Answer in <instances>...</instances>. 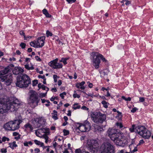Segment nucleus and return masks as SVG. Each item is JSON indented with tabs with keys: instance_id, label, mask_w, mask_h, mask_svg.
Returning a JSON list of instances; mask_svg holds the SVG:
<instances>
[{
	"instance_id": "cd10ccee",
	"label": "nucleus",
	"mask_w": 153,
	"mask_h": 153,
	"mask_svg": "<svg viewBox=\"0 0 153 153\" xmlns=\"http://www.w3.org/2000/svg\"><path fill=\"white\" fill-rule=\"evenodd\" d=\"M73 97L74 98H76L77 97L78 98H79L80 97V96L77 94L76 91H74V94L73 95Z\"/></svg>"
},
{
	"instance_id": "49530a36",
	"label": "nucleus",
	"mask_w": 153,
	"mask_h": 153,
	"mask_svg": "<svg viewBox=\"0 0 153 153\" xmlns=\"http://www.w3.org/2000/svg\"><path fill=\"white\" fill-rule=\"evenodd\" d=\"M145 101V98L143 97H140L139 98V102H143Z\"/></svg>"
},
{
	"instance_id": "de8ad7c7",
	"label": "nucleus",
	"mask_w": 153,
	"mask_h": 153,
	"mask_svg": "<svg viewBox=\"0 0 153 153\" xmlns=\"http://www.w3.org/2000/svg\"><path fill=\"white\" fill-rule=\"evenodd\" d=\"M35 58L37 61L40 62L42 60L38 56H35Z\"/></svg>"
},
{
	"instance_id": "9b49d317",
	"label": "nucleus",
	"mask_w": 153,
	"mask_h": 153,
	"mask_svg": "<svg viewBox=\"0 0 153 153\" xmlns=\"http://www.w3.org/2000/svg\"><path fill=\"white\" fill-rule=\"evenodd\" d=\"M32 121V123L37 128L43 127L45 126L46 121L43 117L34 118Z\"/></svg>"
},
{
	"instance_id": "a18cd8bd",
	"label": "nucleus",
	"mask_w": 153,
	"mask_h": 153,
	"mask_svg": "<svg viewBox=\"0 0 153 153\" xmlns=\"http://www.w3.org/2000/svg\"><path fill=\"white\" fill-rule=\"evenodd\" d=\"M47 91L45 93H41L40 94V95L41 97H45L46 95Z\"/></svg>"
},
{
	"instance_id": "58836bf2",
	"label": "nucleus",
	"mask_w": 153,
	"mask_h": 153,
	"mask_svg": "<svg viewBox=\"0 0 153 153\" xmlns=\"http://www.w3.org/2000/svg\"><path fill=\"white\" fill-rule=\"evenodd\" d=\"M75 153H84L82 150H81L80 149H77L75 150Z\"/></svg>"
},
{
	"instance_id": "f257e3e1",
	"label": "nucleus",
	"mask_w": 153,
	"mask_h": 153,
	"mask_svg": "<svg viewBox=\"0 0 153 153\" xmlns=\"http://www.w3.org/2000/svg\"><path fill=\"white\" fill-rule=\"evenodd\" d=\"M10 100V102L6 103L4 99L0 98V113L3 114L9 110L11 111H14L19 108L21 103L18 99L11 97Z\"/></svg>"
},
{
	"instance_id": "e433bc0d",
	"label": "nucleus",
	"mask_w": 153,
	"mask_h": 153,
	"mask_svg": "<svg viewBox=\"0 0 153 153\" xmlns=\"http://www.w3.org/2000/svg\"><path fill=\"white\" fill-rule=\"evenodd\" d=\"M38 81L37 80H34L33 81V86H36V85L38 84Z\"/></svg>"
},
{
	"instance_id": "6e6d98bb",
	"label": "nucleus",
	"mask_w": 153,
	"mask_h": 153,
	"mask_svg": "<svg viewBox=\"0 0 153 153\" xmlns=\"http://www.w3.org/2000/svg\"><path fill=\"white\" fill-rule=\"evenodd\" d=\"M126 2L125 3V4L126 5L128 6L130 4H131V2L128 0H125Z\"/></svg>"
},
{
	"instance_id": "0eeeda50",
	"label": "nucleus",
	"mask_w": 153,
	"mask_h": 153,
	"mask_svg": "<svg viewBox=\"0 0 153 153\" xmlns=\"http://www.w3.org/2000/svg\"><path fill=\"white\" fill-rule=\"evenodd\" d=\"M40 99L38 98V94L35 91H33L30 97L29 103L30 106L33 108H34L38 105Z\"/></svg>"
},
{
	"instance_id": "a19ab883",
	"label": "nucleus",
	"mask_w": 153,
	"mask_h": 153,
	"mask_svg": "<svg viewBox=\"0 0 153 153\" xmlns=\"http://www.w3.org/2000/svg\"><path fill=\"white\" fill-rule=\"evenodd\" d=\"M0 152L2 153H6L7 152V149L2 148L1 149Z\"/></svg>"
},
{
	"instance_id": "aec40b11",
	"label": "nucleus",
	"mask_w": 153,
	"mask_h": 153,
	"mask_svg": "<svg viewBox=\"0 0 153 153\" xmlns=\"http://www.w3.org/2000/svg\"><path fill=\"white\" fill-rule=\"evenodd\" d=\"M104 128H105V127H103L102 126H97L94 127V129L96 131H98L100 132L103 131L104 130Z\"/></svg>"
},
{
	"instance_id": "ea45409f",
	"label": "nucleus",
	"mask_w": 153,
	"mask_h": 153,
	"mask_svg": "<svg viewBox=\"0 0 153 153\" xmlns=\"http://www.w3.org/2000/svg\"><path fill=\"white\" fill-rule=\"evenodd\" d=\"M53 78L54 79V82H56L57 81V77L58 76L57 75L54 74L53 75Z\"/></svg>"
},
{
	"instance_id": "39448f33",
	"label": "nucleus",
	"mask_w": 153,
	"mask_h": 153,
	"mask_svg": "<svg viewBox=\"0 0 153 153\" xmlns=\"http://www.w3.org/2000/svg\"><path fill=\"white\" fill-rule=\"evenodd\" d=\"M91 115L92 120L97 124L102 123L106 119L105 114H102L100 112H92Z\"/></svg>"
},
{
	"instance_id": "f8f14e48",
	"label": "nucleus",
	"mask_w": 153,
	"mask_h": 153,
	"mask_svg": "<svg viewBox=\"0 0 153 153\" xmlns=\"http://www.w3.org/2000/svg\"><path fill=\"white\" fill-rule=\"evenodd\" d=\"M13 77L11 74H9L0 77V80L4 82L7 85H10L13 81Z\"/></svg>"
},
{
	"instance_id": "37998d69",
	"label": "nucleus",
	"mask_w": 153,
	"mask_h": 153,
	"mask_svg": "<svg viewBox=\"0 0 153 153\" xmlns=\"http://www.w3.org/2000/svg\"><path fill=\"white\" fill-rule=\"evenodd\" d=\"M138 145H137V146H136L134 148V149L132 151H131V153H134V152H137V146Z\"/></svg>"
},
{
	"instance_id": "680f3d73",
	"label": "nucleus",
	"mask_w": 153,
	"mask_h": 153,
	"mask_svg": "<svg viewBox=\"0 0 153 153\" xmlns=\"http://www.w3.org/2000/svg\"><path fill=\"white\" fill-rule=\"evenodd\" d=\"M43 85H42L41 83H39L38 84V87L39 88H42Z\"/></svg>"
},
{
	"instance_id": "a211bd4d",
	"label": "nucleus",
	"mask_w": 153,
	"mask_h": 153,
	"mask_svg": "<svg viewBox=\"0 0 153 153\" xmlns=\"http://www.w3.org/2000/svg\"><path fill=\"white\" fill-rule=\"evenodd\" d=\"M58 61V59L56 58L54 60L51 61L48 63L49 65L52 67L54 69L56 65L57 62Z\"/></svg>"
},
{
	"instance_id": "4c0bfd02",
	"label": "nucleus",
	"mask_w": 153,
	"mask_h": 153,
	"mask_svg": "<svg viewBox=\"0 0 153 153\" xmlns=\"http://www.w3.org/2000/svg\"><path fill=\"white\" fill-rule=\"evenodd\" d=\"M26 46V44L23 42L21 43L20 45V46L21 47L22 49L25 48Z\"/></svg>"
},
{
	"instance_id": "c756f323",
	"label": "nucleus",
	"mask_w": 153,
	"mask_h": 153,
	"mask_svg": "<svg viewBox=\"0 0 153 153\" xmlns=\"http://www.w3.org/2000/svg\"><path fill=\"white\" fill-rule=\"evenodd\" d=\"M102 104L103 105V106L105 108H108V105H107V102L105 101H103L102 102Z\"/></svg>"
},
{
	"instance_id": "c03bdc74",
	"label": "nucleus",
	"mask_w": 153,
	"mask_h": 153,
	"mask_svg": "<svg viewBox=\"0 0 153 153\" xmlns=\"http://www.w3.org/2000/svg\"><path fill=\"white\" fill-rule=\"evenodd\" d=\"M138 110V109L137 108L134 107L131 110V112L132 113H134Z\"/></svg>"
},
{
	"instance_id": "bb28decb",
	"label": "nucleus",
	"mask_w": 153,
	"mask_h": 153,
	"mask_svg": "<svg viewBox=\"0 0 153 153\" xmlns=\"http://www.w3.org/2000/svg\"><path fill=\"white\" fill-rule=\"evenodd\" d=\"M78 103H75L74 104V106L73 108L74 109L76 110L77 109H79L80 108V106L78 105Z\"/></svg>"
},
{
	"instance_id": "13d9d810",
	"label": "nucleus",
	"mask_w": 153,
	"mask_h": 153,
	"mask_svg": "<svg viewBox=\"0 0 153 153\" xmlns=\"http://www.w3.org/2000/svg\"><path fill=\"white\" fill-rule=\"evenodd\" d=\"M35 133V134H36V135L37 136L39 137H40V136L39 135L40 133L39 131L37 132V131H36Z\"/></svg>"
},
{
	"instance_id": "69168bd1",
	"label": "nucleus",
	"mask_w": 153,
	"mask_h": 153,
	"mask_svg": "<svg viewBox=\"0 0 153 153\" xmlns=\"http://www.w3.org/2000/svg\"><path fill=\"white\" fill-rule=\"evenodd\" d=\"M16 60V59L14 57H12V58H10L9 59V60L10 61H11L12 60H13V61H15Z\"/></svg>"
},
{
	"instance_id": "6ab92c4d",
	"label": "nucleus",
	"mask_w": 153,
	"mask_h": 153,
	"mask_svg": "<svg viewBox=\"0 0 153 153\" xmlns=\"http://www.w3.org/2000/svg\"><path fill=\"white\" fill-rule=\"evenodd\" d=\"M85 84L84 81H82L80 83H77L76 84V87L78 88H80L82 90H84L85 89V87L83 85Z\"/></svg>"
},
{
	"instance_id": "8fccbe9b",
	"label": "nucleus",
	"mask_w": 153,
	"mask_h": 153,
	"mask_svg": "<svg viewBox=\"0 0 153 153\" xmlns=\"http://www.w3.org/2000/svg\"><path fill=\"white\" fill-rule=\"evenodd\" d=\"M42 12L45 15L47 13H48V11L47 10L45 9H44L42 10Z\"/></svg>"
},
{
	"instance_id": "473e14b6",
	"label": "nucleus",
	"mask_w": 153,
	"mask_h": 153,
	"mask_svg": "<svg viewBox=\"0 0 153 153\" xmlns=\"http://www.w3.org/2000/svg\"><path fill=\"white\" fill-rule=\"evenodd\" d=\"M63 132L64 133V135L65 136H66L69 134V132L68 130H67L65 129H64L63 130Z\"/></svg>"
},
{
	"instance_id": "7c9ffc66",
	"label": "nucleus",
	"mask_w": 153,
	"mask_h": 153,
	"mask_svg": "<svg viewBox=\"0 0 153 153\" xmlns=\"http://www.w3.org/2000/svg\"><path fill=\"white\" fill-rule=\"evenodd\" d=\"M30 45L32 47L36 48V41H35V42H34V41L31 42L30 43Z\"/></svg>"
},
{
	"instance_id": "c9c22d12",
	"label": "nucleus",
	"mask_w": 153,
	"mask_h": 153,
	"mask_svg": "<svg viewBox=\"0 0 153 153\" xmlns=\"http://www.w3.org/2000/svg\"><path fill=\"white\" fill-rule=\"evenodd\" d=\"M116 125L117 126H119L120 128H121L123 127V126L122 123H117Z\"/></svg>"
},
{
	"instance_id": "9d476101",
	"label": "nucleus",
	"mask_w": 153,
	"mask_h": 153,
	"mask_svg": "<svg viewBox=\"0 0 153 153\" xmlns=\"http://www.w3.org/2000/svg\"><path fill=\"white\" fill-rule=\"evenodd\" d=\"M107 133L109 137L114 142L120 134L119 130L112 128H109Z\"/></svg>"
},
{
	"instance_id": "c85d7f7f",
	"label": "nucleus",
	"mask_w": 153,
	"mask_h": 153,
	"mask_svg": "<svg viewBox=\"0 0 153 153\" xmlns=\"http://www.w3.org/2000/svg\"><path fill=\"white\" fill-rule=\"evenodd\" d=\"M68 59L67 58H62V59L60 61V62H62L65 65L67 63L66 62V61Z\"/></svg>"
},
{
	"instance_id": "7ed1b4c3",
	"label": "nucleus",
	"mask_w": 153,
	"mask_h": 153,
	"mask_svg": "<svg viewBox=\"0 0 153 153\" xmlns=\"http://www.w3.org/2000/svg\"><path fill=\"white\" fill-rule=\"evenodd\" d=\"M30 83V79L26 74H23L17 76L16 83L17 87L19 88H26Z\"/></svg>"
},
{
	"instance_id": "bf43d9fd",
	"label": "nucleus",
	"mask_w": 153,
	"mask_h": 153,
	"mask_svg": "<svg viewBox=\"0 0 153 153\" xmlns=\"http://www.w3.org/2000/svg\"><path fill=\"white\" fill-rule=\"evenodd\" d=\"M45 16H46L47 17H48V18H51V15L50 14H49L48 13H47L45 15Z\"/></svg>"
},
{
	"instance_id": "603ef678",
	"label": "nucleus",
	"mask_w": 153,
	"mask_h": 153,
	"mask_svg": "<svg viewBox=\"0 0 153 153\" xmlns=\"http://www.w3.org/2000/svg\"><path fill=\"white\" fill-rule=\"evenodd\" d=\"M44 138L45 140V142L47 143L48 141V137L46 135L44 137Z\"/></svg>"
},
{
	"instance_id": "3c124183",
	"label": "nucleus",
	"mask_w": 153,
	"mask_h": 153,
	"mask_svg": "<svg viewBox=\"0 0 153 153\" xmlns=\"http://www.w3.org/2000/svg\"><path fill=\"white\" fill-rule=\"evenodd\" d=\"M34 152L35 153H39L40 152V150L38 148H36L34 149Z\"/></svg>"
},
{
	"instance_id": "338daca9",
	"label": "nucleus",
	"mask_w": 153,
	"mask_h": 153,
	"mask_svg": "<svg viewBox=\"0 0 153 153\" xmlns=\"http://www.w3.org/2000/svg\"><path fill=\"white\" fill-rule=\"evenodd\" d=\"M18 135H19V133H18L16 132H14L13 133V135L14 136H17Z\"/></svg>"
},
{
	"instance_id": "5fc2aeb1",
	"label": "nucleus",
	"mask_w": 153,
	"mask_h": 153,
	"mask_svg": "<svg viewBox=\"0 0 153 153\" xmlns=\"http://www.w3.org/2000/svg\"><path fill=\"white\" fill-rule=\"evenodd\" d=\"M125 151V150L124 149L119 150L117 152V153H124Z\"/></svg>"
},
{
	"instance_id": "864d4df0",
	"label": "nucleus",
	"mask_w": 153,
	"mask_h": 153,
	"mask_svg": "<svg viewBox=\"0 0 153 153\" xmlns=\"http://www.w3.org/2000/svg\"><path fill=\"white\" fill-rule=\"evenodd\" d=\"M38 77L39 78H42L43 79H44L46 78L44 75L42 76L41 75H39L38 76Z\"/></svg>"
},
{
	"instance_id": "e2e57ef3",
	"label": "nucleus",
	"mask_w": 153,
	"mask_h": 153,
	"mask_svg": "<svg viewBox=\"0 0 153 153\" xmlns=\"http://www.w3.org/2000/svg\"><path fill=\"white\" fill-rule=\"evenodd\" d=\"M68 124V123L67 122V121H65V122L62 124V126H65L66 125Z\"/></svg>"
},
{
	"instance_id": "2f4dec72",
	"label": "nucleus",
	"mask_w": 153,
	"mask_h": 153,
	"mask_svg": "<svg viewBox=\"0 0 153 153\" xmlns=\"http://www.w3.org/2000/svg\"><path fill=\"white\" fill-rule=\"evenodd\" d=\"M46 34L48 37L49 36H51L53 35L52 33L49 30H47L46 31Z\"/></svg>"
},
{
	"instance_id": "412c9836",
	"label": "nucleus",
	"mask_w": 153,
	"mask_h": 153,
	"mask_svg": "<svg viewBox=\"0 0 153 153\" xmlns=\"http://www.w3.org/2000/svg\"><path fill=\"white\" fill-rule=\"evenodd\" d=\"M15 141H13L12 143H9L8 144L9 145L8 147H10L12 149H14L15 148L18 146L17 145Z\"/></svg>"
},
{
	"instance_id": "774afa93",
	"label": "nucleus",
	"mask_w": 153,
	"mask_h": 153,
	"mask_svg": "<svg viewBox=\"0 0 153 153\" xmlns=\"http://www.w3.org/2000/svg\"><path fill=\"white\" fill-rule=\"evenodd\" d=\"M25 68L28 70H29V66L28 65H25Z\"/></svg>"
},
{
	"instance_id": "dca6fc26",
	"label": "nucleus",
	"mask_w": 153,
	"mask_h": 153,
	"mask_svg": "<svg viewBox=\"0 0 153 153\" xmlns=\"http://www.w3.org/2000/svg\"><path fill=\"white\" fill-rule=\"evenodd\" d=\"M24 70L20 67H15L13 71V74L15 75L22 74L24 72Z\"/></svg>"
},
{
	"instance_id": "f3484780",
	"label": "nucleus",
	"mask_w": 153,
	"mask_h": 153,
	"mask_svg": "<svg viewBox=\"0 0 153 153\" xmlns=\"http://www.w3.org/2000/svg\"><path fill=\"white\" fill-rule=\"evenodd\" d=\"M10 66H8L5 68L0 71V76L6 74L10 71Z\"/></svg>"
},
{
	"instance_id": "72a5a7b5",
	"label": "nucleus",
	"mask_w": 153,
	"mask_h": 153,
	"mask_svg": "<svg viewBox=\"0 0 153 153\" xmlns=\"http://www.w3.org/2000/svg\"><path fill=\"white\" fill-rule=\"evenodd\" d=\"M9 140H10V139L9 138L5 136H4V137H3L2 138V140L1 141H2V142H5L6 141H8Z\"/></svg>"
},
{
	"instance_id": "5701e85b",
	"label": "nucleus",
	"mask_w": 153,
	"mask_h": 153,
	"mask_svg": "<svg viewBox=\"0 0 153 153\" xmlns=\"http://www.w3.org/2000/svg\"><path fill=\"white\" fill-rule=\"evenodd\" d=\"M24 127L26 128H29L30 130L31 131H32L33 129V128L32 125L29 123L26 124L24 126Z\"/></svg>"
},
{
	"instance_id": "4468645a",
	"label": "nucleus",
	"mask_w": 153,
	"mask_h": 153,
	"mask_svg": "<svg viewBox=\"0 0 153 153\" xmlns=\"http://www.w3.org/2000/svg\"><path fill=\"white\" fill-rule=\"evenodd\" d=\"M90 128L91 126L89 123H87L85 124L80 125L77 129H78L81 132H85L87 131H89Z\"/></svg>"
},
{
	"instance_id": "4be33fe9",
	"label": "nucleus",
	"mask_w": 153,
	"mask_h": 153,
	"mask_svg": "<svg viewBox=\"0 0 153 153\" xmlns=\"http://www.w3.org/2000/svg\"><path fill=\"white\" fill-rule=\"evenodd\" d=\"M53 113H52V118H53L55 120H56L58 119L57 117L58 115L57 114V111L55 110L53 111Z\"/></svg>"
},
{
	"instance_id": "a878e982",
	"label": "nucleus",
	"mask_w": 153,
	"mask_h": 153,
	"mask_svg": "<svg viewBox=\"0 0 153 153\" xmlns=\"http://www.w3.org/2000/svg\"><path fill=\"white\" fill-rule=\"evenodd\" d=\"M62 63H58L57 62L56 65L54 68V69H57L62 68Z\"/></svg>"
},
{
	"instance_id": "09e8293b",
	"label": "nucleus",
	"mask_w": 153,
	"mask_h": 153,
	"mask_svg": "<svg viewBox=\"0 0 153 153\" xmlns=\"http://www.w3.org/2000/svg\"><path fill=\"white\" fill-rule=\"evenodd\" d=\"M66 1L68 3H72L75 2L76 1V0H66Z\"/></svg>"
},
{
	"instance_id": "f704fd0d",
	"label": "nucleus",
	"mask_w": 153,
	"mask_h": 153,
	"mask_svg": "<svg viewBox=\"0 0 153 153\" xmlns=\"http://www.w3.org/2000/svg\"><path fill=\"white\" fill-rule=\"evenodd\" d=\"M19 33L21 35H22L24 36L25 40H27V38H26L25 34L23 31H21Z\"/></svg>"
},
{
	"instance_id": "423d86ee",
	"label": "nucleus",
	"mask_w": 153,
	"mask_h": 153,
	"mask_svg": "<svg viewBox=\"0 0 153 153\" xmlns=\"http://www.w3.org/2000/svg\"><path fill=\"white\" fill-rule=\"evenodd\" d=\"M22 122L20 120L11 121L5 124L4 128L6 130L15 131L19 128V125Z\"/></svg>"
},
{
	"instance_id": "6e6552de",
	"label": "nucleus",
	"mask_w": 153,
	"mask_h": 153,
	"mask_svg": "<svg viewBox=\"0 0 153 153\" xmlns=\"http://www.w3.org/2000/svg\"><path fill=\"white\" fill-rule=\"evenodd\" d=\"M87 145L89 150L92 153H95L97 151V148L98 146V142L95 139L88 140Z\"/></svg>"
},
{
	"instance_id": "ddd939ff",
	"label": "nucleus",
	"mask_w": 153,
	"mask_h": 153,
	"mask_svg": "<svg viewBox=\"0 0 153 153\" xmlns=\"http://www.w3.org/2000/svg\"><path fill=\"white\" fill-rule=\"evenodd\" d=\"M117 145L124 146L128 143L127 139L125 137H117L114 142Z\"/></svg>"
},
{
	"instance_id": "0e129e2a",
	"label": "nucleus",
	"mask_w": 153,
	"mask_h": 153,
	"mask_svg": "<svg viewBox=\"0 0 153 153\" xmlns=\"http://www.w3.org/2000/svg\"><path fill=\"white\" fill-rule=\"evenodd\" d=\"M67 115L69 116H70L71 115V111L69 110L68 111V113L67 114Z\"/></svg>"
},
{
	"instance_id": "1a4fd4ad",
	"label": "nucleus",
	"mask_w": 153,
	"mask_h": 153,
	"mask_svg": "<svg viewBox=\"0 0 153 153\" xmlns=\"http://www.w3.org/2000/svg\"><path fill=\"white\" fill-rule=\"evenodd\" d=\"M114 150V147L109 142L104 143L101 147L100 153H112Z\"/></svg>"
},
{
	"instance_id": "20e7f679",
	"label": "nucleus",
	"mask_w": 153,
	"mask_h": 153,
	"mask_svg": "<svg viewBox=\"0 0 153 153\" xmlns=\"http://www.w3.org/2000/svg\"><path fill=\"white\" fill-rule=\"evenodd\" d=\"M92 56L93 57L92 62L93 65L96 69H98L99 68V64L100 62V59L103 62H106L107 61V60L102 55L97 52H92Z\"/></svg>"
},
{
	"instance_id": "4d7b16f0",
	"label": "nucleus",
	"mask_w": 153,
	"mask_h": 153,
	"mask_svg": "<svg viewBox=\"0 0 153 153\" xmlns=\"http://www.w3.org/2000/svg\"><path fill=\"white\" fill-rule=\"evenodd\" d=\"M82 109L85 110H88V108L85 106H83L82 107Z\"/></svg>"
},
{
	"instance_id": "b1692460",
	"label": "nucleus",
	"mask_w": 153,
	"mask_h": 153,
	"mask_svg": "<svg viewBox=\"0 0 153 153\" xmlns=\"http://www.w3.org/2000/svg\"><path fill=\"white\" fill-rule=\"evenodd\" d=\"M34 141L35 143L37 145L40 146L41 147H42L44 146L43 143L39 141L35 140Z\"/></svg>"
},
{
	"instance_id": "052dcab7",
	"label": "nucleus",
	"mask_w": 153,
	"mask_h": 153,
	"mask_svg": "<svg viewBox=\"0 0 153 153\" xmlns=\"http://www.w3.org/2000/svg\"><path fill=\"white\" fill-rule=\"evenodd\" d=\"M62 84V81L59 80L58 82V85L59 86H60Z\"/></svg>"
},
{
	"instance_id": "2eb2a0df",
	"label": "nucleus",
	"mask_w": 153,
	"mask_h": 153,
	"mask_svg": "<svg viewBox=\"0 0 153 153\" xmlns=\"http://www.w3.org/2000/svg\"><path fill=\"white\" fill-rule=\"evenodd\" d=\"M45 39V36H42L38 38L36 41V48H41L44 45V41Z\"/></svg>"
},
{
	"instance_id": "393cba45",
	"label": "nucleus",
	"mask_w": 153,
	"mask_h": 153,
	"mask_svg": "<svg viewBox=\"0 0 153 153\" xmlns=\"http://www.w3.org/2000/svg\"><path fill=\"white\" fill-rule=\"evenodd\" d=\"M62 63H58L57 62L56 65L54 68V69H57L62 68Z\"/></svg>"
},
{
	"instance_id": "79ce46f5",
	"label": "nucleus",
	"mask_w": 153,
	"mask_h": 153,
	"mask_svg": "<svg viewBox=\"0 0 153 153\" xmlns=\"http://www.w3.org/2000/svg\"><path fill=\"white\" fill-rule=\"evenodd\" d=\"M42 102V103H44L45 102H47L48 103H50L49 101L48 100H46L45 99H41Z\"/></svg>"
},
{
	"instance_id": "f03ea898",
	"label": "nucleus",
	"mask_w": 153,
	"mask_h": 153,
	"mask_svg": "<svg viewBox=\"0 0 153 153\" xmlns=\"http://www.w3.org/2000/svg\"><path fill=\"white\" fill-rule=\"evenodd\" d=\"M131 132H135L140 136L145 139H148L151 136V132L144 126H138L135 127V125H132L131 128H129Z\"/></svg>"
}]
</instances>
